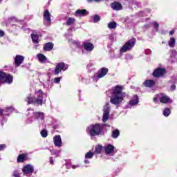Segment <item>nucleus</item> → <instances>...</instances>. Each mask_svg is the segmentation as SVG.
Segmentation results:
<instances>
[{"label": "nucleus", "mask_w": 177, "mask_h": 177, "mask_svg": "<svg viewBox=\"0 0 177 177\" xmlns=\"http://www.w3.org/2000/svg\"><path fill=\"white\" fill-rule=\"evenodd\" d=\"M74 23H75V18H73V17H69L65 24L66 26H73V24H74Z\"/></svg>", "instance_id": "nucleus-31"}, {"label": "nucleus", "mask_w": 177, "mask_h": 177, "mask_svg": "<svg viewBox=\"0 0 177 177\" xmlns=\"http://www.w3.org/2000/svg\"><path fill=\"white\" fill-rule=\"evenodd\" d=\"M102 132H103V124L100 123L91 124L86 129V133L91 139L102 135Z\"/></svg>", "instance_id": "nucleus-4"}, {"label": "nucleus", "mask_w": 177, "mask_h": 177, "mask_svg": "<svg viewBox=\"0 0 177 177\" xmlns=\"http://www.w3.org/2000/svg\"><path fill=\"white\" fill-rule=\"evenodd\" d=\"M135 45H136V38H131L129 39L120 48V55H122V53H125L127 52H129L130 50H132L133 48L135 47Z\"/></svg>", "instance_id": "nucleus-5"}, {"label": "nucleus", "mask_w": 177, "mask_h": 177, "mask_svg": "<svg viewBox=\"0 0 177 177\" xmlns=\"http://www.w3.org/2000/svg\"><path fill=\"white\" fill-rule=\"evenodd\" d=\"M78 92H79V93H81V90H79Z\"/></svg>", "instance_id": "nucleus-55"}, {"label": "nucleus", "mask_w": 177, "mask_h": 177, "mask_svg": "<svg viewBox=\"0 0 177 177\" xmlns=\"http://www.w3.org/2000/svg\"><path fill=\"white\" fill-rule=\"evenodd\" d=\"M8 20L10 24H12V23H17V19H16V17H11Z\"/></svg>", "instance_id": "nucleus-40"}, {"label": "nucleus", "mask_w": 177, "mask_h": 177, "mask_svg": "<svg viewBox=\"0 0 177 177\" xmlns=\"http://www.w3.org/2000/svg\"><path fill=\"white\" fill-rule=\"evenodd\" d=\"M108 27L111 29V30H113L114 28H117V23L115 22H110L109 24H108Z\"/></svg>", "instance_id": "nucleus-37"}, {"label": "nucleus", "mask_w": 177, "mask_h": 177, "mask_svg": "<svg viewBox=\"0 0 177 177\" xmlns=\"http://www.w3.org/2000/svg\"><path fill=\"white\" fill-rule=\"evenodd\" d=\"M53 142L56 147H62V137L60 135L55 136L53 138Z\"/></svg>", "instance_id": "nucleus-19"}, {"label": "nucleus", "mask_w": 177, "mask_h": 177, "mask_svg": "<svg viewBox=\"0 0 177 177\" xmlns=\"http://www.w3.org/2000/svg\"><path fill=\"white\" fill-rule=\"evenodd\" d=\"M145 53L146 55H150L151 53V50H150L149 49H147L145 50Z\"/></svg>", "instance_id": "nucleus-50"}, {"label": "nucleus", "mask_w": 177, "mask_h": 177, "mask_svg": "<svg viewBox=\"0 0 177 177\" xmlns=\"http://www.w3.org/2000/svg\"><path fill=\"white\" fill-rule=\"evenodd\" d=\"M109 73V68H101L97 73L100 75V77H101V78H103V77L106 76L107 75V73Z\"/></svg>", "instance_id": "nucleus-24"}, {"label": "nucleus", "mask_w": 177, "mask_h": 177, "mask_svg": "<svg viewBox=\"0 0 177 177\" xmlns=\"http://www.w3.org/2000/svg\"><path fill=\"white\" fill-rule=\"evenodd\" d=\"M27 158V155L26 153H21L17 157V162H24L26 161V158Z\"/></svg>", "instance_id": "nucleus-27"}, {"label": "nucleus", "mask_w": 177, "mask_h": 177, "mask_svg": "<svg viewBox=\"0 0 177 177\" xmlns=\"http://www.w3.org/2000/svg\"><path fill=\"white\" fill-rule=\"evenodd\" d=\"M40 133H41V136H42V138L48 137V131H46V129L41 130Z\"/></svg>", "instance_id": "nucleus-38"}, {"label": "nucleus", "mask_w": 177, "mask_h": 177, "mask_svg": "<svg viewBox=\"0 0 177 177\" xmlns=\"http://www.w3.org/2000/svg\"><path fill=\"white\" fill-rule=\"evenodd\" d=\"M111 8L113 9V10H122V4L120 2L114 1L111 4Z\"/></svg>", "instance_id": "nucleus-20"}, {"label": "nucleus", "mask_w": 177, "mask_h": 177, "mask_svg": "<svg viewBox=\"0 0 177 177\" xmlns=\"http://www.w3.org/2000/svg\"><path fill=\"white\" fill-rule=\"evenodd\" d=\"M100 78H102V77H100V75H98L97 73L94 74V75L92 77V79L94 81V82H97V81H99V80H100Z\"/></svg>", "instance_id": "nucleus-35"}, {"label": "nucleus", "mask_w": 177, "mask_h": 177, "mask_svg": "<svg viewBox=\"0 0 177 177\" xmlns=\"http://www.w3.org/2000/svg\"><path fill=\"white\" fill-rule=\"evenodd\" d=\"M94 156H95V153H93L91 151L87 152L84 156V164H91L90 160H92V158H93Z\"/></svg>", "instance_id": "nucleus-16"}, {"label": "nucleus", "mask_w": 177, "mask_h": 177, "mask_svg": "<svg viewBox=\"0 0 177 177\" xmlns=\"http://www.w3.org/2000/svg\"><path fill=\"white\" fill-rule=\"evenodd\" d=\"M133 4L136 5V6H137V8H142L141 2H135Z\"/></svg>", "instance_id": "nucleus-45"}, {"label": "nucleus", "mask_w": 177, "mask_h": 177, "mask_svg": "<svg viewBox=\"0 0 177 177\" xmlns=\"http://www.w3.org/2000/svg\"><path fill=\"white\" fill-rule=\"evenodd\" d=\"M46 149L49 150L50 151L51 154H53V156H55V157H59V155L60 154L59 150H55V149L50 150V149H49V148H46Z\"/></svg>", "instance_id": "nucleus-33"}, {"label": "nucleus", "mask_w": 177, "mask_h": 177, "mask_svg": "<svg viewBox=\"0 0 177 177\" xmlns=\"http://www.w3.org/2000/svg\"><path fill=\"white\" fill-rule=\"evenodd\" d=\"M111 107L109 103H106L104 105L103 108V116H102V121L103 122H106L107 120H109V117L110 115Z\"/></svg>", "instance_id": "nucleus-10"}, {"label": "nucleus", "mask_w": 177, "mask_h": 177, "mask_svg": "<svg viewBox=\"0 0 177 177\" xmlns=\"http://www.w3.org/2000/svg\"><path fill=\"white\" fill-rule=\"evenodd\" d=\"M83 48L86 52L91 53L92 50H93V49H95V46L92 43L85 41L83 42Z\"/></svg>", "instance_id": "nucleus-15"}, {"label": "nucleus", "mask_w": 177, "mask_h": 177, "mask_svg": "<svg viewBox=\"0 0 177 177\" xmlns=\"http://www.w3.org/2000/svg\"><path fill=\"white\" fill-rule=\"evenodd\" d=\"M13 113V108L12 106L4 108L3 109H0V120L1 127H3V124L8 121L6 117H9Z\"/></svg>", "instance_id": "nucleus-6"}, {"label": "nucleus", "mask_w": 177, "mask_h": 177, "mask_svg": "<svg viewBox=\"0 0 177 177\" xmlns=\"http://www.w3.org/2000/svg\"><path fill=\"white\" fill-rule=\"evenodd\" d=\"M0 3H2V0H0Z\"/></svg>", "instance_id": "nucleus-56"}, {"label": "nucleus", "mask_w": 177, "mask_h": 177, "mask_svg": "<svg viewBox=\"0 0 177 177\" xmlns=\"http://www.w3.org/2000/svg\"><path fill=\"white\" fill-rule=\"evenodd\" d=\"M153 102L154 103H158V100H160V103H169V97L168 96H167L164 93H159L158 95H156L154 97H153Z\"/></svg>", "instance_id": "nucleus-9"}, {"label": "nucleus", "mask_w": 177, "mask_h": 177, "mask_svg": "<svg viewBox=\"0 0 177 177\" xmlns=\"http://www.w3.org/2000/svg\"><path fill=\"white\" fill-rule=\"evenodd\" d=\"M144 28H146V29L150 28V24H147L145 25Z\"/></svg>", "instance_id": "nucleus-51"}, {"label": "nucleus", "mask_w": 177, "mask_h": 177, "mask_svg": "<svg viewBox=\"0 0 177 177\" xmlns=\"http://www.w3.org/2000/svg\"><path fill=\"white\" fill-rule=\"evenodd\" d=\"M174 34H175V30H171L169 32V35L170 36L174 35Z\"/></svg>", "instance_id": "nucleus-49"}, {"label": "nucleus", "mask_w": 177, "mask_h": 177, "mask_svg": "<svg viewBox=\"0 0 177 177\" xmlns=\"http://www.w3.org/2000/svg\"><path fill=\"white\" fill-rule=\"evenodd\" d=\"M31 38L33 44H35L36 45L39 44V36L37 35V33H32Z\"/></svg>", "instance_id": "nucleus-25"}, {"label": "nucleus", "mask_w": 177, "mask_h": 177, "mask_svg": "<svg viewBox=\"0 0 177 177\" xmlns=\"http://www.w3.org/2000/svg\"><path fill=\"white\" fill-rule=\"evenodd\" d=\"M93 1L94 2H100L102 0H87L88 3L93 2Z\"/></svg>", "instance_id": "nucleus-47"}, {"label": "nucleus", "mask_w": 177, "mask_h": 177, "mask_svg": "<svg viewBox=\"0 0 177 177\" xmlns=\"http://www.w3.org/2000/svg\"><path fill=\"white\" fill-rule=\"evenodd\" d=\"M54 44L52 42L46 43L44 45L43 49L45 52H50L53 49Z\"/></svg>", "instance_id": "nucleus-23"}, {"label": "nucleus", "mask_w": 177, "mask_h": 177, "mask_svg": "<svg viewBox=\"0 0 177 177\" xmlns=\"http://www.w3.org/2000/svg\"><path fill=\"white\" fill-rule=\"evenodd\" d=\"M68 42L72 45H74L75 46H76V48H80V46H81V44L80 43V41L77 40H74L71 38L68 39Z\"/></svg>", "instance_id": "nucleus-28"}, {"label": "nucleus", "mask_w": 177, "mask_h": 177, "mask_svg": "<svg viewBox=\"0 0 177 177\" xmlns=\"http://www.w3.org/2000/svg\"><path fill=\"white\" fill-rule=\"evenodd\" d=\"M176 89V86L175 84H172L170 87V91H175Z\"/></svg>", "instance_id": "nucleus-46"}, {"label": "nucleus", "mask_w": 177, "mask_h": 177, "mask_svg": "<svg viewBox=\"0 0 177 177\" xmlns=\"http://www.w3.org/2000/svg\"><path fill=\"white\" fill-rule=\"evenodd\" d=\"M53 162H54L53 158H50V164L51 165H53Z\"/></svg>", "instance_id": "nucleus-52"}, {"label": "nucleus", "mask_w": 177, "mask_h": 177, "mask_svg": "<svg viewBox=\"0 0 177 177\" xmlns=\"http://www.w3.org/2000/svg\"><path fill=\"white\" fill-rule=\"evenodd\" d=\"M24 62V56L23 55H16L15 58V63L17 67H19L20 64H22Z\"/></svg>", "instance_id": "nucleus-18"}, {"label": "nucleus", "mask_w": 177, "mask_h": 177, "mask_svg": "<svg viewBox=\"0 0 177 177\" xmlns=\"http://www.w3.org/2000/svg\"><path fill=\"white\" fill-rule=\"evenodd\" d=\"M97 21H100V17L99 15L93 16V23H97Z\"/></svg>", "instance_id": "nucleus-39"}, {"label": "nucleus", "mask_w": 177, "mask_h": 177, "mask_svg": "<svg viewBox=\"0 0 177 177\" xmlns=\"http://www.w3.org/2000/svg\"><path fill=\"white\" fill-rule=\"evenodd\" d=\"M151 13V10L147 8L143 11H140L138 14V17H146Z\"/></svg>", "instance_id": "nucleus-22"}, {"label": "nucleus", "mask_w": 177, "mask_h": 177, "mask_svg": "<svg viewBox=\"0 0 177 177\" xmlns=\"http://www.w3.org/2000/svg\"><path fill=\"white\" fill-rule=\"evenodd\" d=\"M139 103V97L138 95L133 96L129 102L127 104L126 109H132L133 106H136Z\"/></svg>", "instance_id": "nucleus-12"}, {"label": "nucleus", "mask_w": 177, "mask_h": 177, "mask_svg": "<svg viewBox=\"0 0 177 177\" xmlns=\"http://www.w3.org/2000/svg\"><path fill=\"white\" fill-rule=\"evenodd\" d=\"M92 66H93V64L90 63L89 64L87 65V68H91V67H92Z\"/></svg>", "instance_id": "nucleus-53"}, {"label": "nucleus", "mask_w": 177, "mask_h": 177, "mask_svg": "<svg viewBox=\"0 0 177 177\" xmlns=\"http://www.w3.org/2000/svg\"><path fill=\"white\" fill-rule=\"evenodd\" d=\"M171 115V109L169 108H165L163 110V115L165 117H169Z\"/></svg>", "instance_id": "nucleus-34"}, {"label": "nucleus", "mask_w": 177, "mask_h": 177, "mask_svg": "<svg viewBox=\"0 0 177 177\" xmlns=\"http://www.w3.org/2000/svg\"><path fill=\"white\" fill-rule=\"evenodd\" d=\"M88 11L86 10H77L75 12V16H86Z\"/></svg>", "instance_id": "nucleus-26"}, {"label": "nucleus", "mask_w": 177, "mask_h": 177, "mask_svg": "<svg viewBox=\"0 0 177 177\" xmlns=\"http://www.w3.org/2000/svg\"><path fill=\"white\" fill-rule=\"evenodd\" d=\"M109 93L111 95L110 98L111 104L116 106V107L120 106L122 102H124L125 96H127V93L122 91V86L120 85L111 87V88L106 91V94L109 95Z\"/></svg>", "instance_id": "nucleus-1"}, {"label": "nucleus", "mask_w": 177, "mask_h": 177, "mask_svg": "<svg viewBox=\"0 0 177 177\" xmlns=\"http://www.w3.org/2000/svg\"><path fill=\"white\" fill-rule=\"evenodd\" d=\"M37 59L40 63H45L46 62V57L43 54H38Z\"/></svg>", "instance_id": "nucleus-30"}, {"label": "nucleus", "mask_w": 177, "mask_h": 177, "mask_svg": "<svg viewBox=\"0 0 177 177\" xmlns=\"http://www.w3.org/2000/svg\"><path fill=\"white\" fill-rule=\"evenodd\" d=\"M118 136H120V130L115 129V130L112 131V138L113 139H117V138H118Z\"/></svg>", "instance_id": "nucleus-32"}, {"label": "nucleus", "mask_w": 177, "mask_h": 177, "mask_svg": "<svg viewBox=\"0 0 177 177\" xmlns=\"http://www.w3.org/2000/svg\"><path fill=\"white\" fill-rule=\"evenodd\" d=\"M68 68V65H66L64 62H59L55 65V68L53 71L54 75H58L62 71H66Z\"/></svg>", "instance_id": "nucleus-8"}, {"label": "nucleus", "mask_w": 177, "mask_h": 177, "mask_svg": "<svg viewBox=\"0 0 177 177\" xmlns=\"http://www.w3.org/2000/svg\"><path fill=\"white\" fill-rule=\"evenodd\" d=\"M102 149L103 147L102 145H98L95 149V153H96V154H100V153H102Z\"/></svg>", "instance_id": "nucleus-36"}, {"label": "nucleus", "mask_w": 177, "mask_h": 177, "mask_svg": "<svg viewBox=\"0 0 177 177\" xmlns=\"http://www.w3.org/2000/svg\"><path fill=\"white\" fill-rule=\"evenodd\" d=\"M44 25L50 26L52 23V19H50V12L49 10H46L44 12Z\"/></svg>", "instance_id": "nucleus-13"}, {"label": "nucleus", "mask_w": 177, "mask_h": 177, "mask_svg": "<svg viewBox=\"0 0 177 177\" xmlns=\"http://www.w3.org/2000/svg\"><path fill=\"white\" fill-rule=\"evenodd\" d=\"M27 124H32L35 121L42 124L45 121V114L43 112H35L32 109L26 111Z\"/></svg>", "instance_id": "nucleus-3"}, {"label": "nucleus", "mask_w": 177, "mask_h": 177, "mask_svg": "<svg viewBox=\"0 0 177 177\" xmlns=\"http://www.w3.org/2000/svg\"><path fill=\"white\" fill-rule=\"evenodd\" d=\"M164 74H165V69L161 68H157L153 73V77H162Z\"/></svg>", "instance_id": "nucleus-17"}, {"label": "nucleus", "mask_w": 177, "mask_h": 177, "mask_svg": "<svg viewBox=\"0 0 177 177\" xmlns=\"http://www.w3.org/2000/svg\"><path fill=\"white\" fill-rule=\"evenodd\" d=\"M71 167H72V168H73V169H75V168H78L80 166L77 165H72Z\"/></svg>", "instance_id": "nucleus-54"}, {"label": "nucleus", "mask_w": 177, "mask_h": 177, "mask_svg": "<svg viewBox=\"0 0 177 177\" xmlns=\"http://www.w3.org/2000/svg\"><path fill=\"white\" fill-rule=\"evenodd\" d=\"M176 55H177V53H176V50H171V59H175V57H176Z\"/></svg>", "instance_id": "nucleus-41"}, {"label": "nucleus", "mask_w": 177, "mask_h": 177, "mask_svg": "<svg viewBox=\"0 0 177 177\" xmlns=\"http://www.w3.org/2000/svg\"><path fill=\"white\" fill-rule=\"evenodd\" d=\"M176 44V40L174 37H171L168 41V45L169 48H175V44Z\"/></svg>", "instance_id": "nucleus-29"}, {"label": "nucleus", "mask_w": 177, "mask_h": 177, "mask_svg": "<svg viewBox=\"0 0 177 177\" xmlns=\"http://www.w3.org/2000/svg\"><path fill=\"white\" fill-rule=\"evenodd\" d=\"M104 153L106 156L112 157L115 154V147L111 144H108L104 147Z\"/></svg>", "instance_id": "nucleus-11"}, {"label": "nucleus", "mask_w": 177, "mask_h": 177, "mask_svg": "<svg viewBox=\"0 0 177 177\" xmlns=\"http://www.w3.org/2000/svg\"><path fill=\"white\" fill-rule=\"evenodd\" d=\"M5 149H6V145L1 144L0 145V151H2V150H5Z\"/></svg>", "instance_id": "nucleus-44"}, {"label": "nucleus", "mask_w": 177, "mask_h": 177, "mask_svg": "<svg viewBox=\"0 0 177 177\" xmlns=\"http://www.w3.org/2000/svg\"><path fill=\"white\" fill-rule=\"evenodd\" d=\"M22 172L24 175H31L34 172V166L32 165H26L22 168Z\"/></svg>", "instance_id": "nucleus-14"}, {"label": "nucleus", "mask_w": 177, "mask_h": 177, "mask_svg": "<svg viewBox=\"0 0 177 177\" xmlns=\"http://www.w3.org/2000/svg\"><path fill=\"white\" fill-rule=\"evenodd\" d=\"M5 35V32L3 30H0V38Z\"/></svg>", "instance_id": "nucleus-48"}, {"label": "nucleus", "mask_w": 177, "mask_h": 177, "mask_svg": "<svg viewBox=\"0 0 177 177\" xmlns=\"http://www.w3.org/2000/svg\"><path fill=\"white\" fill-rule=\"evenodd\" d=\"M60 81H62V77H55L54 79V83L55 84H59V82H60Z\"/></svg>", "instance_id": "nucleus-43"}, {"label": "nucleus", "mask_w": 177, "mask_h": 177, "mask_svg": "<svg viewBox=\"0 0 177 177\" xmlns=\"http://www.w3.org/2000/svg\"><path fill=\"white\" fill-rule=\"evenodd\" d=\"M142 85L146 88H153L156 85V82L152 80H147L143 82Z\"/></svg>", "instance_id": "nucleus-21"}, {"label": "nucleus", "mask_w": 177, "mask_h": 177, "mask_svg": "<svg viewBox=\"0 0 177 177\" xmlns=\"http://www.w3.org/2000/svg\"><path fill=\"white\" fill-rule=\"evenodd\" d=\"M12 82H13V76L0 71V86L2 85V84H8L10 85Z\"/></svg>", "instance_id": "nucleus-7"}, {"label": "nucleus", "mask_w": 177, "mask_h": 177, "mask_svg": "<svg viewBox=\"0 0 177 177\" xmlns=\"http://www.w3.org/2000/svg\"><path fill=\"white\" fill-rule=\"evenodd\" d=\"M28 104H36L42 106L46 100H44V91L42 90H36L35 94H28L26 97Z\"/></svg>", "instance_id": "nucleus-2"}, {"label": "nucleus", "mask_w": 177, "mask_h": 177, "mask_svg": "<svg viewBox=\"0 0 177 177\" xmlns=\"http://www.w3.org/2000/svg\"><path fill=\"white\" fill-rule=\"evenodd\" d=\"M153 24L154 28L156 29V31H158V27H160V24H158V23H157L156 21H153Z\"/></svg>", "instance_id": "nucleus-42"}]
</instances>
